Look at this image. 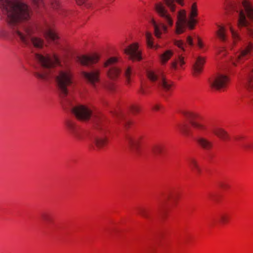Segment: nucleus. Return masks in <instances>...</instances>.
Here are the masks:
<instances>
[{
    "instance_id": "nucleus-1",
    "label": "nucleus",
    "mask_w": 253,
    "mask_h": 253,
    "mask_svg": "<svg viewBox=\"0 0 253 253\" xmlns=\"http://www.w3.org/2000/svg\"><path fill=\"white\" fill-rule=\"evenodd\" d=\"M0 14L5 16L9 29L24 47L32 42L30 7L25 0H0Z\"/></svg>"
},
{
    "instance_id": "nucleus-2",
    "label": "nucleus",
    "mask_w": 253,
    "mask_h": 253,
    "mask_svg": "<svg viewBox=\"0 0 253 253\" xmlns=\"http://www.w3.org/2000/svg\"><path fill=\"white\" fill-rule=\"evenodd\" d=\"M55 81L60 96L62 98V105L65 108L69 109L76 117L81 121H87L92 116L95 128L98 130L104 131L106 123L102 116L93 115L92 110L85 106H74L72 103V97L68 95L67 87L73 83L72 75L69 68H62L59 70L58 74L55 76Z\"/></svg>"
},
{
    "instance_id": "nucleus-3",
    "label": "nucleus",
    "mask_w": 253,
    "mask_h": 253,
    "mask_svg": "<svg viewBox=\"0 0 253 253\" xmlns=\"http://www.w3.org/2000/svg\"><path fill=\"white\" fill-rule=\"evenodd\" d=\"M232 8L238 16V26L247 28V36L242 40V46L235 54L233 64L236 66L237 63H242L247 60L253 52V29L250 27L247 18L253 21V8L245 0L239 7L233 6Z\"/></svg>"
},
{
    "instance_id": "nucleus-4",
    "label": "nucleus",
    "mask_w": 253,
    "mask_h": 253,
    "mask_svg": "<svg viewBox=\"0 0 253 253\" xmlns=\"http://www.w3.org/2000/svg\"><path fill=\"white\" fill-rule=\"evenodd\" d=\"M198 10L196 3H194L191 7L188 18H187L186 11L184 9L179 10L177 14V21L175 25V33L181 34L184 32L187 27L190 29H193L197 20L195 17L197 16Z\"/></svg>"
},
{
    "instance_id": "nucleus-5",
    "label": "nucleus",
    "mask_w": 253,
    "mask_h": 253,
    "mask_svg": "<svg viewBox=\"0 0 253 253\" xmlns=\"http://www.w3.org/2000/svg\"><path fill=\"white\" fill-rule=\"evenodd\" d=\"M36 58L40 62L42 65L46 70L44 75L42 76V78L47 80L48 74V70H51L57 65H60L58 58L55 54L52 56L48 55L43 56L42 55L36 54Z\"/></svg>"
},
{
    "instance_id": "nucleus-6",
    "label": "nucleus",
    "mask_w": 253,
    "mask_h": 253,
    "mask_svg": "<svg viewBox=\"0 0 253 253\" xmlns=\"http://www.w3.org/2000/svg\"><path fill=\"white\" fill-rule=\"evenodd\" d=\"M147 76L151 82L156 83L159 86L161 87L166 91L169 90L172 85L171 83L167 81L162 73L157 74L152 70H148Z\"/></svg>"
},
{
    "instance_id": "nucleus-7",
    "label": "nucleus",
    "mask_w": 253,
    "mask_h": 253,
    "mask_svg": "<svg viewBox=\"0 0 253 253\" xmlns=\"http://www.w3.org/2000/svg\"><path fill=\"white\" fill-rule=\"evenodd\" d=\"M118 62V58L113 57L109 58L104 64L107 76L111 79L117 78L120 74L121 68Z\"/></svg>"
},
{
    "instance_id": "nucleus-8",
    "label": "nucleus",
    "mask_w": 253,
    "mask_h": 253,
    "mask_svg": "<svg viewBox=\"0 0 253 253\" xmlns=\"http://www.w3.org/2000/svg\"><path fill=\"white\" fill-rule=\"evenodd\" d=\"M229 81V79L226 76L218 74L210 79L209 83L211 88L219 90L225 87Z\"/></svg>"
},
{
    "instance_id": "nucleus-9",
    "label": "nucleus",
    "mask_w": 253,
    "mask_h": 253,
    "mask_svg": "<svg viewBox=\"0 0 253 253\" xmlns=\"http://www.w3.org/2000/svg\"><path fill=\"white\" fill-rule=\"evenodd\" d=\"M183 114L189 120L192 126L198 132L200 133L207 129V126L204 124L194 121L197 117V114L195 113L192 112L186 111L184 112Z\"/></svg>"
},
{
    "instance_id": "nucleus-10",
    "label": "nucleus",
    "mask_w": 253,
    "mask_h": 253,
    "mask_svg": "<svg viewBox=\"0 0 253 253\" xmlns=\"http://www.w3.org/2000/svg\"><path fill=\"white\" fill-rule=\"evenodd\" d=\"M100 73V70L93 68L88 72H83L82 75L89 84L95 87L96 83L99 81Z\"/></svg>"
},
{
    "instance_id": "nucleus-11",
    "label": "nucleus",
    "mask_w": 253,
    "mask_h": 253,
    "mask_svg": "<svg viewBox=\"0 0 253 253\" xmlns=\"http://www.w3.org/2000/svg\"><path fill=\"white\" fill-rule=\"evenodd\" d=\"M155 9L157 13L163 19L164 21L169 26H172L173 23V19L170 14L168 13L165 6L162 3H159L156 4Z\"/></svg>"
},
{
    "instance_id": "nucleus-12",
    "label": "nucleus",
    "mask_w": 253,
    "mask_h": 253,
    "mask_svg": "<svg viewBox=\"0 0 253 253\" xmlns=\"http://www.w3.org/2000/svg\"><path fill=\"white\" fill-rule=\"evenodd\" d=\"M124 52L132 60L139 61L142 59L141 52L138 49L137 43H134L130 44L124 49Z\"/></svg>"
},
{
    "instance_id": "nucleus-13",
    "label": "nucleus",
    "mask_w": 253,
    "mask_h": 253,
    "mask_svg": "<svg viewBox=\"0 0 253 253\" xmlns=\"http://www.w3.org/2000/svg\"><path fill=\"white\" fill-rule=\"evenodd\" d=\"M245 78L243 84L247 90L250 92L253 90V67H247L245 70Z\"/></svg>"
},
{
    "instance_id": "nucleus-14",
    "label": "nucleus",
    "mask_w": 253,
    "mask_h": 253,
    "mask_svg": "<svg viewBox=\"0 0 253 253\" xmlns=\"http://www.w3.org/2000/svg\"><path fill=\"white\" fill-rule=\"evenodd\" d=\"M140 137L127 136L126 137V142L130 151L134 154H138L140 142Z\"/></svg>"
},
{
    "instance_id": "nucleus-15",
    "label": "nucleus",
    "mask_w": 253,
    "mask_h": 253,
    "mask_svg": "<svg viewBox=\"0 0 253 253\" xmlns=\"http://www.w3.org/2000/svg\"><path fill=\"white\" fill-rule=\"evenodd\" d=\"M99 56L96 54L91 55H83L78 58V61L84 66H89L98 62Z\"/></svg>"
},
{
    "instance_id": "nucleus-16",
    "label": "nucleus",
    "mask_w": 253,
    "mask_h": 253,
    "mask_svg": "<svg viewBox=\"0 0 253 253\" xmlns=\"http://www.w3.org/2000/svg\"><path fill=\"white\" fill-rule=\"evenodd\" d=\"M196 141L199 147L206 151L211 150L213 146V144L211 141L200 135L196 137Z\"/></svg>"
},
{
    "instance_id": "nucleus-17",
    "label": "nucleus",
    "mask_w": 253,
    "mask_h": 253,
    "mask_svg": "<svg viewBox=\"0 0 253 253\" xmlns=\"http://www.w3.org/2000/svg\"><path fill=\"white\" fill-rule=\"evenodd\" d=\"M41 31L46 38H49L53 41H55L58 38L56 33L51 26L47 23H44L42 26Z\"/></svg>"
},
{
    "instance_id": "nucleus-18",
    "label": "nucleus",
    "mask_w": 253,
    "mask_h": 253,
    "mask_svg": "<svg viewBox=\"0 0 253 253\" xmlns=\"http://www.w3.org/2000/svg\"><path fill=\"white\" fill-rule=\"evenodd\" d=\"M154 29V34L156 37L158 39L161 38V34L162 32L166 33L167 31V27L163 23H157L154 19H152L151 21Z\"/></svg>"
},
{
    "instance_id": "nucleus-19",
    "label": "nucleus",
    "mask_w": 253,
    "mask_h": 253,
    "mask_svg": "<svg viewBox=\"0 0 253 253\" xmlns=\"http://www.w3.org/2000/svg\"><path fill=\"white\" fill-rule=\"evenodd\" d=\"M66 125L69 132L74 137L77 139H81V131L74 122L68 121Z\"/></svg>"
},
{
    "instance_id": "nucleus-20",
    "label": "nucleus",
    "mask_w": 253,
    "mask_h": 253,
    "mask_svg": "<svg viewBox=\"0 0 253 253\" xmlns=\"http://www.w3.org/2000/svg\"><path fill=\"white\" fill-rule=\"evenodd\" d=\"M184 57L182 55L176 56L174 60L171 63V68L174 70H179L183 68L185 64Z\"/></svg>"
},
{
    "instance_id": "nucleus-21",
    "label": "nucleus",
    "mask_w": 253,
    "mask_h": 253,
    "mask_svg": "<svg viewBox=\"0 0 253 253\" xmlns=\"http://www.w3.org/2000/svg\"><path fill=\"white\" fill-rule=\"evenodd\" d=\"M205 63V59L202 57H198L193 65V74L197 76L200 74L202 71L203 66Z\"/></svg>"
},
{
    "instance_id": "nucleus-22",
    "label": "nucleus",
    "mask_w": 253,
    "mask_h": 253,
    "mask_svg": "<svg viewBox=\"0 0 253 253\" xmlns=\"http://www.w3.org/2000/svg\"><path fill=\"white\" fill-rule=\"evenodd\" d=\"M165 150V145L162 144H156L150 148V151L155 156H159L163 154Z\"/></svg>"
},
{
    "instance_id": "nucleus-23",
    "label": "nucleus",
    "mask_w": 253,
    "mask_h": 253,
    "mask_svg": "<svg viewBox=\"0 0 253 253\" xmlns=\"http://www.w3.org/2000/svg\"><path fill=\"white\" fill-rule=\"evenodd\" d=\"M92 142L98 148H102L107 143V139L105 137L97 136L93 138Z\"/></svg>"
},
{
    "instance_id": "nucleus-24",
    "label": "nucleus",
    "mask_w": 253,
    "mask_h": 253,
    "mask_svg": "<svg viewBox=\"0 0 253 253\" xmlns=\"http://www.w3.org/2000/svg\"><path fill=\"white\" fill-rule=\"evenodd\" d=\"M165 4L169 8V10L173 12L175 10L176 5L174 2L176 1L178 4L181 6L184 5L183 0H163Z\"/></svg>"
},
{
    "instance_id": "nucleus-25",
    "label": "nucleus",
    "mask_w": 253,
    "mask_h": 253,
    "mask_svg": "<svg viewBox=\"0 0 253 253\" xmlns=\"http://www.w3.org/2000/svg\"><path fill=\"white\" fill-rule=\"evenodd\" d=\"M213 132L218 137L224 141L228 139L229 138L227 132L222 128H215L213 130Z\"/></svg>"
},
{
    "instance_id": "nucleus-26",
    "label": "nucleus",
    "mask_w": 253,
    "mask_h": 253,
    "mask_svg": "<svg viewBox=\"0 0 253 253\" xmlns=\"http://www.w3.org/2000/svg\"><path fill=\"white\" fill-rule=\"evenodd\" d=\"M188 164L192 170L194 171L197 174L200 173L201 171V168L198 165L197 161L194 158H189L188 160Z\"/></svg>"
},
{
    "instance_id": "nucleus-27",
    "label": "nucleus",
    "mask_w": 253,
    "mask_h": 253,
    "mask_svg": "<svg viewBox=\"0 0 253 253\" xmlns=\"http://www.w3.org/2000/svg\"><path fill=\"white\" fill-rule=\"evenodd\" d=\"M229 29L231 33L232 38L233 40L232 42L229 44V47L231 48H232L233 46L236 45V43L238 41H241V38L239 36V34L237 32L234 31L231 26L229 27Z\"/></svg>"
},
{
    "instance_id": "nucleus-28",
    "label": "nucleus",
    "mask_w": 253,
    "mask_h": 253,
    "mask_svg": "<svg viewBox=\"0 0 253 253\" xmlns=\"http://www.w3.org/2000/svg\"><path fill=\"white\" fill-rule=\"evenodd\" d=\"M145 37L147 45L149 47L151 48L157 49L159 47L158 45H154L153 42L154 39L151 33L149 32H147L145 34Z\"/></svg>"
},
{
    "instance_id": "nucleus-29",
    "label": "nucleus",
    "mask_w": 253,
    "mask_h": 253,
    "mask_svg": "<svg viewBox=\"0 0 253 253\" xmlns=\"http://www.w3.org/2000/svg\"><path fill=\"white\" fill-rule=\"evenodd\" d=\"M173 51L168 50L160 56L161 62L162 64H165L173 55Z\"/></svg>"
},
{
    "instance_id": "nucleus-30",
    "label": "nucleus",
    "mask_w": 253,
    "mask_h": 253,
    "mask_svg": "<svg viewBox=\"0 0 253 253\" xmlns=\"http://www.w3.org/2000/svg\"><path fill=\"white\" fill-rule=\"evenodd\" d=\"M218 29L216 31V35L219 39L224 42L226 41V36L225 33V29L224 27L218 25Z\"/></svg>"
},
{
    "instance_id": "nucleus-31",
    "label": "nucleus",
    "mask_w": 253,
    "mask_h": 253,
    "mask_svg": "<svg viewBox=\"0 0 253 253\" xmlns=\"http://www.w3.org/2000/svg\"><path fill=\"white\" fill-rule=\"evenodd\" d=\"M138 213L146 218H149L151 216V211L149 209L144 208H139L137 210Z\"/></svg>"
},
{
    "instance_id": "nucleus-32",
    "label": "nucleus",
    "mask_w": 253,
    "mask_h": 253,
    "mask_svg": "<svg viewBox=\"0 0 253 253\" xmlns=\"http://www.w3.org/2000/svg\"><path fill=\"white\" fill-rule=\"evenodd\" d=\"M133 73L132 69L130 66L127 67L125 71V76L127 84L130 82V76Z\"/></svg>"
},
{
    "instance_id": "nucleus-33",
    "label": "nucleus",
    "mask_w": 253,
    "mask_h": 253,
    "mask_svg": "<svg viewBox=\"0 0 253 253\" xmlns=\"http://www.w3.org/2000/svg\"><path fill=\"white\" fill-rule=\"evenodd\" d=\"M33 46L37 48H42L43 46V41L39 38H35L33 36Z\"/></svg>"
},
{
    "instance_id": "nucleus-34",
    "label": "nucleus",
    "mask_w": 253,
    "mask_h": 253,
    "mask_svg": "<svg viewBox=\"0 0 253 253\" xmlns=\"http://www.w3.org/2000/svg\"><path fill=\"white\" fill-rule=\"evenodd\" d=\"M177 194L175 193H172L168 194L165 197V200L169 201L170 202L172 203H174L176 202L177 199Z\"/></svg>"
},
{
    "instance_id": "nucleus-35",
    "label": "nucleus",
    "mask_w": 253,
    "mask_h": 253,
    "mask_svg": "<svg viewBox=\"0 0 253 253\" xmlns=\"http://www.w3.org/2000/svg\"><path fill=\"white\" fill-rule=\"evenodd\" d=\"M33 0V10L36 9V7L40 9L42 8L43 6V3L42 0Z\"/></svg>"
},
{
    "instance_id": "nucleus-36",
    "label": "nucleus",
    "mask_w": 253,
    "mask_h": 253,
    "mask_svg": "<svg viewBox=\"0 0 253 253\" xmlns=\"http://www.w3.org/2000/svg\"><path fill=\"white\" fill-rule=\"evenodd\" d=\"M174 44L177 46L178 48L182 50L183 51H185V46L186 44L181 40H175L174 41Z\"/></svg>"
},
{
    "instance_id": "nucleus-37",
    "label": "nucleus",
    "mask_w": 253,
    "mask_h": 253,
    "mask_svg": "<svg viewBox=\"0 0 253 253\" xmlns=\"http://www.w3.org/2000/svg\"><path fill=\"white\" fill-rule=\"evenodd\" d=\"M78 4L80 5H84L85 7L88 8L90 7L91 3L87 0H76Z\"/></svg>"
},
{
    "instance_id": "nucleus-38",
    "label": "nucleus",
    "mask_w": 253,
    "mask_h": 253,
    "mask_svg": "<svg viewBox=\"0 0 253 253\" xmlns=\"http://www.w3.org/2000/svg\"><path fill=\"white\" fill-rule=\"evenodd\" d=\"M241 147L246 151H250L253 149V144L251 142H245L242 144Z\"/></svg>"
},
{
    "instance_id": "nucleus-39",
    "label": "nucleus",
    "mask_w": 253,
    "mask_h": 253,
    "mask_svg": "<svg viewBox=\"0 0 253 253\" xmlns=\"http://www.w3.org/2000/svg\"><path fill=\"white\" fill-rule=\"evenodd\" d=\"M129 110L132 114H135L139 112L140 108L138 106L133 104L130 106Z\"/></svg>"
},
{
    "instance_id": "nucleus-40",
    "label": "nucleus",
    "mask_w": 253,
    "mask_h": 253,
    "mask_svg": "<svg viewBox=\"0 0 253 253\" xmlns=\"http://www.w3.org/2000/svg\"><path fill=\"white\" fill-rule=\"evenodd\" d=\"M50 2L51 7L55 9H57L60 6L59 0H50Z\"/></svg>"
},
{
    "instance_id": "nucleus-41",
    "label": "nucleus",
    "mask_w": 253,
    "mask_h": 253,
    "mask_svg": "<svg viewBox=\"0 0 253 253\" xmlns=\"http://www.w3.org/2000/svg\"><path fill=\"white\" fill-rule=\"evenodd\" d=\"M221 223L224 224L226 223L228 220V216L225 214H222L219 216Z\"/></svg>"
},
{
    "instance_id": "nucleus-42",
    "label": "nucleus",
    "mask_w": 253,
    "mask_h": 253,
    "mask_svg": "<svg viewBox=\"0 0 253 253\" xmlns=\"http://www.w3.org/2000/svg\"><path fill=\"white\" fill-rule=\"evenodd\" d=\"M180 130L186 135L188 134V130L187 126L184 125H181L179 126Z\"/></svg>"
},
{
    "instance_id": "nucleus-43",
    "label": "nucleus",
    "mask_w": 253,
    "mask_h": 253,
    "mask_svg": "<svg viewBox=\"0 0 253 253\" xmlns=\"http://www.w3.org/2000/svg\"><path fill=\"white\" fill-rule=\"evenodd\" d=\"M42 218L45 221H49L50 220V218L49 215L47 214L43 213L42 215Z\"/></svg>"
},
{
    "instance_id": "nucleus-44",
    "label": "nucleus",
    "mask_w": 253,
    "mask_h": 253,
    "mask_svg": "<svg viewBox=\"0 0 253 253\" xmlns=\"http://www.w3.org/2000/svg\"><path fill=\"white\" fill-rule=\"evenodd\" d=\"M219 186L222 189H225L228 187V184L223 183V182H220L219 183Z\"/></svg>"
},
{
    "instance_id": "nucleus-45",
    "label": "nucleus",
    "mask_w": 253,
    "mask_h": 253,
    "mask_svg": "<svg viewBox=\"0 0 253 253\" xmlns=\"http://www.w3.org/2000/svg\"><path fill=\"white\" fill-rule=\"evenodd\" d=\"M6 31L2 29H0V37L3 38L6 36Z\"/></svg>"
},
{
    "instance_id": "nucleus-46",
    "label": "nucleus",
    "mask_w": 253,
    "mask_h": 253,
    "mask_svg": "<svg viewBox=\"0 0 253 253\" xmlns=\"http://www.w3.org/2000/svg\"><path fill=\"white\" fill-rule=\"evenodd\" d=\"M187 42L191 46H192L193 45V40L190 36H188L187 38Z\"/></svg>"
},
{
    "instance_id": "nucleus-47",
    "label": "nucleus",
    "mask_w": 253,
    "mask_h": 253,
    "mask_svg": "<svg viewBox=\"0 0 253 253\" xmlns=\"http://www.w3.org/2000/svg\"><path fill=\"white\" fill-rule=\"evenodd\" d=\"M198 45L201 48L203 46L201 40L199 38H198Z\"/></svg>"
},
{
    "instance_id": "nucleus-48",
    "label": "nucleus",
    "mask_w": 253,
    "mask_h": 253,
    "mask_svg": "<svg viewBox=\"0 0 253 253\" xmlns=\"http://www.w3.org/2000/svg\"><path fill=\"white\" fill-rule=\"evenodd\" d=\"M160 108V106L158 105V104H156L153 107V109L155 110V111H158L159 110V109Z\"/></svg>"
},
{
    "instance_id": "nucleus-49",
    "label": "nucleus",
    "mask_w": 253,
    "mask_h": 253,
    "mask_svg": "<svg viewBox=\"0 0 253 253\" xmlns=\"http://www.w3.org/2000/svg\"><path fill=\"white\" fill-rule=\"evenodd\" d=\"M131 124V122L125 120L124 122V125L126 127L127 126H129Z\"/></svg>"
},
{
    "instance_id": "nucleus-50",
    "label": "nucleus",
    "mask_w": 253,
    "mask_h": 253,
    "mask_svg": "<svg viewBox=\"0 0 253 253\" xmlns=\"http://www.w3.org/2000/svg\"><path fill=\"white\" fill-rule=\"evenodd\" d=\"M65 10L64 9H62L61 12L59 13L60 14L62 15L63 16H66V14L65 13Z\"/></svg>"
},
{
    "instance_id": "nucleus-51",
    "label": "nucleus",
    "mask_w": 253,
    "mask_h": 253,
    "mask_svg": "<svg viewBox=\"0 0 253 253\" xmlns=\"http://www.w3.org/2000/svg\"><path fill=\"white\" fill-rule=\"evenodd\" d=\"M167 201L165 200V199H164V201L163 202H162V203H161V205H160V208H161L162 207H163V204H164V203L165 202H166Z\"/></svg>"
},
{
    "instance_id": "nucleus-52",
    "label": "nucleus",
    "mask_w": 253,
    "mask_h": 253,
    "mask_svg": "<svg viewBox=\"0 0 253 253\" xmlns=\"http://www.w3.org/2000/svg\"><path fill=\"white\" fill-rule=\"evenodd\" d=\"M116 115L117 116H121V114L119 112H116Z\"/></svg>"
},
{
    "instance_id": "nucleus-53",
    "label": "nucleus",
    "mask_w": 253,
    "mask_h": 253,
    "mask_svg": "<svg viewBox=\"0 0 253 253\" xmlns=\"http://www.w3.org/2000/svg\"><path fill=\"white\" fill-rule=\"evenodd\" d=\"M141 92H142V93L143 94H144V93H145V91H144V90L143 89H141Z\"/></svg>"
}]
</instances>
